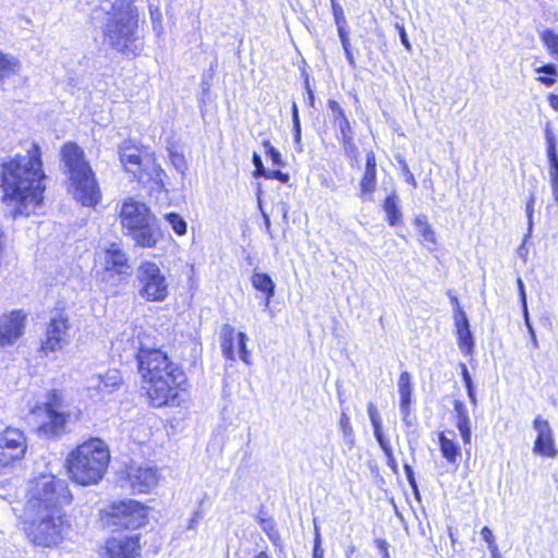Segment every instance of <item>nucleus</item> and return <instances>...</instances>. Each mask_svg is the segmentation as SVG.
Segmentation results:
<instances>
[{"label": "nucleus", "instance_id": "1", "mask_svg": "<svg viewBox=\"0 0 558 558\" xmlns=\"http://www.w3.org/2000/svg\"><path fill=\"white\" fill-rule=\"evenodd\" d=\"M0 168L2 203L11 208L14 219L29 216L41 205L46 189L40 146L33 143L25 155L16 154L3 160Z\"/></svg>", "mask_w": 558, "mask_h": 558}, {"label": "nucleus", "instance_id": "2", "mask_svg": "<svg viewBox=\"0 0 558 558\" xmlns=\"http://www.w3.org/2000/svg\"><path fill=\"white\" fill-rule=\"evenodd\" d=\"M92 19L100 22L108 45L128 58L137 57L144 41L138 29V10L131 0H100Z\"/></svg>", "mask_w": 558, "mask_h": 558}, {"label": "nucleus", "instance_id": "3", "mask_svg": "<svg viewBox=\"0 0 558 558\" xmlns=\"http://www.w3.org/2000/svg\"><path fill=\"white\" fill-rule=\"evenodd\" d=\"M138 372L149 386L147 395L153 407H175L180 404L181 386L186 376L167 353L159 349H141L135 353Z\"/></svg>", "mask_w": 558, "mask_h": 558}, {"label": "nucleus", "instance_id": "4", "mask_svg": "<svg viewBox=\"0 0 558 558\" xmlns=\"http://www.w3.org/2000/svg\"><path fill=\"white\" fill-rule=\"evenodd\" d=\"M109 461L110 453L105 441L92 438L69 454L66 468L72 481L88 486L97 484L104 477Z\"/></svg>", "mask_w": 558, "mask_h": 558}, {"label": "nucleus", "instance_id": "5", "mask_svg": "<svg viewBox=\"0 0 558 558\" xmlns=\"http://www.w3.org/2000/svg\"><path fill=\"white\" fill-rule=\"evenodd\" d=\"M61 154L74 198L83 206H95L100 201L101 193L83 149L74 143H66Z\"/></svg>", "mask_w": 558, "mask_h": 558}, {"label": "nucleus", "instance_id": "6", "mask_svg": "<svg viewBox=\"0 0 558 558\" xmlns=\"http://www.w3.org/2000/svg\"><path fill=\"white\" fill-rule=\"evenodd\" d=\"M119 218L125 234L136 245L151 248L160 241L161 233L155 223V216L146 204L133 198L126 199L121 205Z\"/></svg>", "mask_w": 558, "mask_h": 558}, {"label": "nucleus", "instance_id": "7", "mask_svg": "<svg viewBox=\"0 0 558 558\" xmlns=\"http://www.w3.org/2000/svg\"><path fill=\"white\" fill-rule=\"evenodd\" d=\"M71 500L72 495L66 481L43 474L31 482L26 512L45 513L53 512L54 509L63 511V506L69 505Z\"/></svg>", "mask_w": 558, "mask_h": 558}, {"label": "nucleus", "instance_id": "8", "mask_svg": "<svg viewBox=\"0 0 558 558\" xmlns=\"http://www.w3.org/2000/svg\"><path fill=\"white\" fill-rule=\"evenodd\" d=\"M119 159L126 172L138 183L148 185L151 191L162 192L165 189V170L150 156H141L137 147L124 142L119 147Z\"/></svg>", "mask_w": 558, "mask_h": 558}, {"label": "nucleus", "instance_id": "9", "mask_svg": "<svg viewBox=\"0 0 558 558\" xmlns=\"http://www.w3.org/2000/svg\"><path fill=\"white\" fill-rule=\"evenodd\" d=\"M27 514L31 518L28 536L35 545L51 547L63 539L68 529L63 511Z\"/></svg>", "mask_w": 558, "mask_h": 558}, {"label": "nucleus", "instance_id": "10", "mask_svg": "<svg viewBox=\"0 0 558 558\" xmlns=\"http://www.w3.org/2000/svg\"><path fill=\"white\" fill-rule=\"evenodd\" d=\"M138 295L147 302H163L169 295V284L159 266L150 260L140 264L135 274Z\"/></svg>", "mask_w": 558, "mask_h": 558}, {"label": "nucleus", "instance_id": "11", "mask_svg": "<svg viewBox=\"0 0 558 558\" xmlns=\"http://www.w3.org/2000/svg\"><path fill=\"white\" fill-rule=\"evenodd\" d=\"M109 524L122 530H136L146 523L147 509L136 500H123L111 506Z\"/></svg>", "mask_w": 558, "mask_h": 558}, {"label": "nucleus", "instance_id": "12", "mask_svg": "<svg viewBox=\"0 0 558 558\" xmlns=\"http://www.w3.org/2000/svg\"><path fill=\"white\" fill-rule=\"evenodd\" d=\"M60 393L52 390L47 396V401L34 410V415L43 418L39 430L47 435L58 434L66 422L65 414L61 410Z\"/></svg>", "mask_w": 558, "mask_h": 558}, {"label": "nucleus", "instance_id": "13", "mask_svg": "<svg viewBox=\"0 0 558 558\" xmlns=\"http://www.w3.org/2000/svg\"><path fill=\"white\" fill-rule=\"evenodd\" d=\"M70 341V324L68 318L57 316L50 319L46 338L41 342V351L47 355L50 352H57L66 345Z\"/></svg>", "mask_w": 558, "mask_h": 558}, {"label": "nucleus", "instance_id": "14", "mask_svg": "<svg viewBox=\"0 0 558 558\" xmlns=\"http://www.w3.org/2000/svg\"><path fill=\"white\" fill-rule=\"evenodd\" d=\"M104 558H141L138 535L110 537L105 545Z\"/></svg>", "mask_w": 558, "mask_h": 558}, {"label": "nucleus", "instance_id": "15", "mask_svg": "<svg viewBox=\"0 0 558 558\" xmlns=\"http://www.w3.org/2000/svg\"><path fill=\"white\" fill-rule=\"evenodd\" d=\"M26 315L20 311H11L0 317V347L13 344L22 335Z\"/></svg>", "mask_w": 558, "mask_h": 558}, {"label": "nucleus", "instance_id": "16", "mask_svg": "<svg viewBox=\"0 0 558 558\" xmlns=\"http://www.w3.org/2000/svg\"><path fill=\"white\" fill-rule=\"evenodd\" d=\"M533 427L537 433L533 451L539 456L555 458L558 451L555 448L554 434L549 422L537 416L533 422Z\"/></svg>", "mask_w": 558, "mask_h": 558}, {"label": "nucleus", "instance_id": "17", "mask_svg": "<svg viewBox=\"0 0 558 558\" xmlns=\"http://www.w3.org/2000/svg\"><path fill=\"white\" fill-rule=\"evenodd\" d=\"M128 478L133 492L143 494L157 485L159 476L156 468L144 465L131 469Z\"/></svg>", "mask_w": 558, "mask_h": 558}, {"label": "nucleus", "instance_id": "18", "mask_svg": "<svg viewBox=\"0 0 558 558\" xmlns=\"http://www.w3.org/2000/svg\"><path fill=\"white\" fill-rule=\"evenodd\" d=\"M105 268L117 275H129L130 265L125 252L117 244H111L105 251Z\"/></svg>", "mask_w": 558, "mask_h": 558}, {"label": "nucleus", "instance_id": "19", "mask_svg": "<svg viewBox=\"0 0 558 558\" xmlns=\"http://www.w3.org/2000/svg\"><path fill=\"white\" fill-rule=\"evenodd\" d=\"M545 141L549 163V183L553 184L558 182V153L556 135L554 134L549 122L545 126Z\"/></svg>", "mask_w": 558, "mask_h": 558}, {"label": "nucleus", "instance_id": "20", "mask_svg": "<svg viewBox=\"0 0 558 558\" xmlns=\"http://www.w3.org/2000/svg\"><path fill=\"white\" fill-rule=\"evenodd\" d=\"M0 446L7 449L13 448V452L25 453L27 449L26 438L24 434L17 429L8 427L4 432L0 433Z\"/></svg>", "mask_w": 558, "mask_h": 558}, {"label": "nucleus", "instance_id": "21", "mask_svg": "<svg viewBox=\"0 0 558 558\" xmlns=\"http://www.w3.org/2000/svg\"><path fill=\"white\" fill-rule=\"evenodd\" d=\"M327 107L331 111L333 125L339 130L338 136L354 134L351 123L340 104L333 99H329Z\"/></svg>", "mask_w": 558, "mask_h": 558}, {"label": "nucleus", "instance_id": "22", "mask_svg": "<svg viewBox=\"0 0 558 558\" xmlns=\"http://www.w3.org/2000/svg\"><path fill=\"white\" fill-rule=\"evenodd\" d=\"M251 281L256 290L266 294V308L269 307L276 291V284L271 277L265 272L254 271Z\"/></svg>", "mask_w": 558, "mask_h": 558}, {"label": "nucleus", "instance_id": "23", "mask_svg": "<svg viewBox=\"0 0 558 558\" xmlns=\"http://www.w3.org/2000/svg\"><path fill=\"white\" fill-rule=\"evenodd\" d=\"M438 440L442 457L449 463H456L458 457L461 453L460 446L458 445V442H456L453 439L448 438L444 432L438 434Z\"/></svg>", "mask_w": 558, "mask_h": 558}, {"label": "nucleus", "instance_id": "24", "mask_svg": "<svg viewBox=\"0 0 558 558\" xmlns=\"http://www.w3.org/2000/svg\"><path fill=\"white\" fill-rule=\"evenodd\" d=\"M384 210L390 226H397L401 222L402 213L399 207V197L396 193L386 197L384 202Z\"/></svg>", "mask_w": 558, "mask_h": 558}, {"label": "nucleus", "instance_id": "25", "mask_svg": "<svg viewBox=\"0 0 558 558\" xmlns=\"http://www.w3.org/2000/svg\"><path fill=\"white\" fill-rule=\"evenodd\" d=\"M20 68L21 62L17 58L0 50V82L16 74Z\"/></svg>", "mask_w": 558, "mask_h": 558}, {"label": "nucleus", "instance_id": "26", "mask_svg": "<svg viewBox=\"0 0 558 558\" xmlns=\"http://www.w3.org/2000/svg\"><path fill=\"white\" fill-rule=\"evenodd\" d=\"M234 328L231 325H223L221 329V350L226 359L234 361Z\"/></svg>", "mask_w": 558, "mask_h": 558}, {"label": "nucleus", "instance_id": "27", "mask_svg": "<svg viewBox=\"0 0 558 558\" xmlns=\"http://www.w3.org/2000/svg\"><path fill=\"white\" fill-rule=\"evenodd\" d=\"M414 225L425 243L436 245V235L433 228L428 223L426 215H417L414 219ZM427 248L433 250V247L429 245H427Z\"/></svg>", "mask_w": 558, "mask_h": 558}, {"label": "nucleus", "instance_id": "28", "mask_svg": "<svg viewBox=\"0 0 558 558\" xmlns=\"http://www.w3.org/2000/svg\"><path fill=\"white\" fill-rule=\"evenodd\" d=\"M534 71L544 74L538 76L537 81L547 87L553 86L557 82L558 69L554 63L535 66Z\"/></svg>", "mask_w": 558, "mask_h": 558}, {"label": "nucleus", "instance_id": "29", "mask_svg": "<svg viewBox=\"0 0 558 558\" xmlns=\"http://www.w3.org/2000/svg\"><path fill=\"white\" fill-rule=\"evenodd\" d=\"M121 376L118 372H111L105 376H99L97 388L102 392H112L121 384Z\"/></svg>", "mask_w": 558, "mask_h": 558}, {"label": "nucleus", "instance_id": "30", "mask_svg": "<svg viewBox=\"0 0 558 558\" xmlns=\"http://www.w3.org/2000/svg\"><path fill=\"white\" fill-rule=\"evenodd\" d=\"M458 345L462 353L471 355L474 349V338L470 327L457 330Z\"/></svg>", "mask_w": 558, "mask_h": 558}, {"label": "nucleus", "instance_id": "31", "mask_svg": "<svg viewBox=\"0 0 558 558\" xmlns=\"http://www.w3.org/2000/svg\"><path fill=\"white\" fill-rule=\"evenodd\" d=\"M339 429L342 433L343 440L352 448L354 446V432L350 422L349 415L342 411L340 420H339Z\"/></svg>", "mask_w": 558, "mask_h": 558}, {"label": "nucleus", "instance_id": "32", "mask_svg": "<svg viewBox=\"0 0 558 558\" xmlns=\"http://www.w3.org/2000/svg\"><path fill=\"white\" fill-rule=\"evenodd\" d=\"M367 414L374 429L375 439L378 440L385 438L386 436L383 432L381 417L377 411V408L372 402L367 404Z\"/></svg>", "mask_w": 558, "mask_h": 558}, {"label": "nucleus", "instance_id": "33", "mask_svg": "<svg viewBox=\"0 0 558 558\" xmlns=\"http://www.w3.org/2000/svg\"><path fill=\"white\" fill-rule=\"evenodd\" d=\"M400 400H412V383L409 372H402L398 380Z\"/></svg>", "mask_w": 558, "mask_h": 558}, {"label": "nucleus", "instance_id": "34", "mask_svg": "<svg viewBox=\"0 0 558 558\" xmlns=\"http://www.w3.org/2000/svg\"><path fill=\"white\" fill-rule=\"evenodd\" d=\"M165 219L178 235H184L186 233L187 223L179 214L168 213L165 215Z\"/></svg>", "mask_w": 558, "mask_h": 558}, {"label": "nucleus", "instance_id": "35", "mask_svg": "<svg viewBox=\"0 0 558 558\" xmlns=\"http://www.w3.org/2000/svg\"><path fill=\"white\" fill-rule=\"evenodd\" d=\"M377 170H366L360 182L361 192L363 194L373 193L376 189Z\"/></svg>", "mask_w": 558, "mask_h": 558}, {"label": "nucleus", "instance_id": "36", "mask_svg": "<svg viewBox=\"0 0 558 558\" xmlns=\"http://www.w3.org/2000/svg\"><path fill=\"white\" fill-rule=\"evenodd\" d=\"M25 453L13 452V448L7 449L0 446V473L13 462L21 460Z\"/></svg>", "mask_w": 558, "mask_h": 558}, {"label": "nucleus", "instance_id": "37", "mask_svg": "<svg viewBox=\"0 0 558 558\" xmlns=\"http://www.w3.org/2000/svg\"><path fill=\"white\" fill-rule=\"evenodd\" d=\"M453 409H454V413H456V426L457 427L470 426L471 421H470L469 412H468L465 404L459 400H456L453 403Z\"/></svg>", "mask_w": 558, "mask_h": 558}, {"label": "nucleus", "instance_id": "38", "mask_svg": "<svg viewBox=\"0 0 558 558\" xmlns=\"http://www.w3.org/2000/svg\"><path fill=\"white\" fill-rule=\"evenodd\" d=\"M354 134H348L344 136H337L341 142L344 155L350 159H356L359 149L354 143Z\"/></svg>", "mask_w": 558, "mask_h": 558}, {"label": "nucleus", "instance_id": "39", "mask_svg": "<svg viewBox=\"0 0 558 558\" xmlns=\"http://www.w3.org/2000/svg\"><path fill=\"white\" fill-rule=\"evenodd\" d=\"M378 445L380 446L381 450L384 451L386 458H387V465L395 472L398 473V463L393 457L392 448L390 446L389 440L385 437L377 440Z\"/></svg>", "mask_w": 558, "mask_h": 558}, {"label": "nucleus", "instance_id": "40", "mask_svg": "<svg viewBox=\"0 0 558 558\" xmlns=\"http://www.w3.org/2000/svg\"><path fill=\"white\" fill-rule=\"evenodd\" d=\"M541 39L551 53L558 58V34L551 29H545L541 34Z\"/></svg>", "mask_w": 558, "mask_h": 558}, {"label": "nucleus", "instance_id": "41", "mask_svg": "<svg viewBox=\"0 0 558 558\" xmlns=\"http://www.w3.org/2000/svg\"><path fill=\"white\" fill-rule=\"evenodd\" d=\"M266 156L271 160L272 165L278 167H284L286 161L282 159L280 151L275 148L268 140L263 141Z\"/></svg>", "mask_w": 558, "mask_h": 558}, {"label": "nucleus", "instance_id": "42", "mask_svg": "<svg viewBox=\"0 0 558 558\" xmlns=\"http://www.w3.org/2000/svg\"><path fill=\"white\" fill-rule=\"evenodd\" d=\"M169 159L175 170L184 174L187 169L184 155L174 150H169Z\"/></svg>", "mask_w": 558, "mask_h": 558}, {"label": "nucleus", "instance_id": "43", "mask_svg": "<svg viewBox=\"0 0 558 558\" xmlns=\"http://www.w3.org/2000/svg\"><path fill=\"white\" fill-rule=\"evenodd\" d=\"M258 523L262 527V530L267 534L270 541L275 542L276 538L279 536L277 530L275 529V523L272 519L269 518H258Z\"/></svg>", "mask_w": 558, "mask_h": 558}, {"label": "nucleus", "instance_id": "44", "mask_svg": "<svg viewBox=\"0 0 558 558\" xmlns=\"http://www.w3.org/2000/svg\"><path fill=\"white\" fill-rule=\"evenodd\" d=\"M236 337H238V348H239L240 359L245 364H251V362H250V355L251 354H250V351L246 348V340H247L246 333H244L243 331H239Z\"/></svg>", "mask_w": 558, "mask_h": 558}, {"label": "nucleus", "instance_id": "45", "mask_svg": "<svg viewBox=\"0 0 558 558\" xmlns=\"http://www.w3.org/2000/svg\"><path fill=\"white\" fill-rule=\"evenodd\" d=\"M331 10H332L335 24L337 26V31L342 29V28H348V22L344 16L342 7L339 3H333Z\"/></svg>", "mask_w": 558, "mask_h": 558}, {"label": "nucleus", "instance_id": "46", "mask_svg": "<svg viewBox=\"0 0 558 558\" xmlns=\"http://www.w3.org/2000/svg\"><path fill=\"white\" fill-rule=\"evenodd\" d=\"M252 162L255 168L253 175L255 178H266L269 172V169L265 168L262 157L257 153H253Z\"/></svg>", "mask_w": 558, "mask_h": 558}, {"label": "nucleus", "instance_id": "47", "mask_svg": "<svg viewBox=\"0 0 558 558\" xmlns=\"http://www.w3.org/2000/svg\"><path fill=\"white\" fill-rule=\"evenodd\" d=\"M454 326L457 330L470 327L469 318L461 306L454 308Z\"/></svg>", "mask_w": 558, "mask_h": 558}, {"label": "nucleus", "instance_id": "48", "mask_svg": "<svg viewBox=\"0 0 558 558\" xmlns=\"http://www.w3.org/2000/svg\"><path fill=\"white\" fill-rule=\"evenodd\" d=\"M404 468V472H405V476H407V480L409 482V485L411 486L415 497H420V490H418V486H417V483H416V480H415V475H414V471L412 469L411 465H409L408 463H404L403 465Z\"/></svg>", "mask_w": 558, "mask_h": 558}, {"label": "nucleus", "instance_id": "49", "mask_svg": "<svg viewBox=\"0 0 558 558\" xmlns=\"http://www.w3.org/2000/svg\"><path fill=\"white\" fill-rule=\"evenodd\" d=\"M522 314H523L524 324L530 333L533 347L536 349V348H538V341H537L536 333H535L534 327H533L531 318H530L529 308H525V311L522 312Z\"/></svg>", "mask_w": 558, "mask_h": 558}, {"label": "nucleus", "instance_id": "50", "mask_svg": "<svg viewBox=\"0 0 558 558\" xmlns=\"http://www.w3.org/2000/svg\"><path fill=\"white\" fill-rule=\"evenodd\" d=\"M313 558H324V549L322 547V536L317 526H315Z\"/></svg>", "mask_w": 558, "mask_h": 558}, {"label": "nucleus", "instance_id": "51", "mask_svg": "<svg viewBox=\"0 0 558 558\" xmlns=\"http://www.w3.org/2000/svg\"><path fill=\"white\" fill-rule=\"evenodd\" d=\"M265 179L278 180L279 182H281L283 184H288L290 181V175H289V173L282 172L279 169H277V170L269 169V172Z\"/></svg>", "mask_w": 558, "mask_h": 558}, {"label": "nucleus", "instance_id": "52", "mask_svg": "<svg viewBox=\"0 0 558 558\" xmlns=\"http://www.w3.org/2000/svg\"><path fill=\"white\" fill-rule=\"evenodd\" d=\"M534 204H535V195L532 193L530 195V198H529V201L526 203V208H525L526 217H527V223H529V232L532 231V227H533Z\"/></svg>", "mask_w": 558, "mask_h": 558}, {"label": "nucleus", "instance_id": "53", "mask_svg": "<svg viewBox=\"0 0 558 558\" xmlns=\"http://www.w3.org/2000/svg\"><path fill=\"white\" fill-rule=\"evenodd\" d=\"M293 124V141H294V144H295V149L298 151H303V148H302V143H301V138H302V129H301V123H292Z\"/></svg>", "mask_w": 558, "mask_h": 558}, {"label": "nucleus", "instance_id": "54", "mask_svg": "<svg viewBox=\"0 0 558 558\" xmlns=\"http://www.w3.org/2000/svg\"><path fill=\"white\" fill-rule=\"evenodd\" d=\"M517 284H518V290H519L520 303H521V306H522V312H524L525 308H527V301H526V293H525L524 282H523V280L520 277L517 279Z\"/></svg>", "mask_w": 558, "mask_h": 558}, {"label": "nucleus", "instance_id": "55", "mask_svg": "<svg viewBox=\"0 0 558 558\" xmlns=\"http://www.w3.org/2000/svg\"><path fill=\"white\" fill-rule=\"evenodd\" d=\"M338 36L340 38V43H341L343 50L351 49L350 39H349V29L348 28L338 29Z\"/></svg>", "mask_w": 558, "mask_h": 558}, {"label": "nucleus", "instance_id": "56", "mask_svg": "<svg viewBox=\"0 0 558 558\" xmlns=\"http://www.w3.org/2000/svg\"><path fill=\"white\" fill-rule=\"evenodd\" d=\"M459 366H460V369H461L462 380L464 383L465 388L474 386L472 377H471V375L469 373V369H468L466 365L461 362L459 364Z\"/></svg>", "mask_w": 558, "mask_h": 558}, {"label": "nucleus", "instance_id": "57", "mask_svg": "<svg viewBox=\"0 0 558 558\" xmlns=\"http://www.w3.org/2000/svg\"><path fill=\"white\" fill-rule=\"evenodd\" d=\"M457 428L460 432V435H461V438H462V441H463L464 446H470L471 445V437H472L471 425L470 426H464V427H457Z\"/></svg>", "mask_w": 558, "mask_h": 558}, {"label": "nucleus", "instance_id": "58", "mask_svg": "<svg viewBox=\"0 0 558 558\" xmlns=\"http://www.w3.org/2000/svg\"><path fill=\"white\" fill-rule=\"evenodd\" d=\"M377 548L379 550V554L381 555V558H390V554L388 550V543L385 539H376L375 541Z\"/></svg>", "mask_w": 558, "mask_h": 558}, {"label": "nucleus", "instance_id": "59", "mask_svg": "<svg viewBox=\"0 0 558 558\" xmlns=\"http://www.w3.org/2000/svg\"><path fill=\"white\" fill-rule=\"evenodd\" d=\"M412 400H400V411L402 414V421H407L410 417V405Z\"/></svg>", "mask_w": 558, "mask_h": 558}, {"label": "nucleus", "instance_id": "60", "mask_svg": "<svg viewBox=\"0 0 558 558\" xmlns=\"http://www.w3.org/2000/svg\"><path fill=\"white\" fill-rule=\"evenodd\" d=\"M481 536L487 543V545L495 543V536L493 531L488 526H484L481 531Z\"/></svg>", "mask_w": 558, "mask_h": 558}, {"label": "nucleus", "instance_id": "61", "mask_svg": "<svg viewBox=\"0 0 558 558\" xmlns=\"http://www.w3.org/2000/svg\"><path fill=\"white\" fill-rule=\"evenodd\" d=\"M366 170H376V158L373 150H369L366 153V163H365Z\"/></svg>", "mask_w": 558, "mask_h": 558}, {"label": "nucleus", "instance_id": "62", "mask_svg": "<svg viewBox=\"0 0 558 558\" xmlns=\"http://www.w3.org/2000/svg\"><path fill=\"white\" fill-rule=\"evenodd\" d=\"M399 36H400V40L402 43V45L405 47V49L408 51L411 50L412 46H411V43L408 38V35H407V32L404 29V27H399Z\"/></svg>", "mask_w": 558, "mask_h": 558}, {"label": "nucleus", "instance_id": "63", "mask_svg": "<svg viewBox=\"0 0 558 558\" xmlns=\"http://www.w3.org/2000/svg\"><path fill=\"white\" fill-rule=\"evenodd\" d=\"M548 101H549L550 107H551L554 110L558 111V95H556V94H549V95H548Z\"/></svg>", "mask_w": 558, "mask_h": 558}, {"label": "nucleus", "instance_id": "64", "mask_svg": "<svg viewBox=\"0 0 558 558\" xmlns=\"http://www.w3.org/2000/svg\"><path fill=\"white\" fill-rule=\"evenodd\" d=\"M492 558H501L499 549L495 543L488 545Z\"/></svg>", "mask_w": 558, "mask_h": 558}]
</instances>
